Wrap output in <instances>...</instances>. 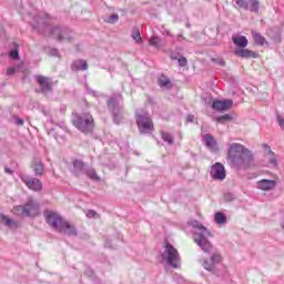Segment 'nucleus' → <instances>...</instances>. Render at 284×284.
I'll use <instances>...</instances> for the list:
<instances>
[{"instance_id": "nucleus-33", "label": "nucleus", "mask_w": 284, "mask_h": 284, "mask_svg": "<svg viewBox=\"0 0 284 284\" xmlns=\"http://www.w3.org/2000/svg\"><path fill=\"white\" fill-rule=\"evenodd\" d=\"M132 39H134L136 43L143 42V38H141V31H139V29L133 30Z\"/></svg>"}, {"instance_id": "nucleus-23", "label": "nucleus", "mask_w": 284, "mask_h": 284, "mask_svg": "<svg viewBox=\"0 0 284 284\" xmlns=\"http://www.w3.org/2000/svg\"><path fill=\"white\" fill-rule=\"evenodd\" d=\"M232 41L240 49L247 48V38L245 36L232 37Z\"/></svg>"}, {"instance_id": "nucleus-34", "label": "nucleus", "mask_w": 284, "mask_h": 284, "mask_svg": "<svg viewBox=\"0 0 284 284\" xmlns=\"http://www.w3.org/2000/svg\"><path fill=\"white\" fill-rule=\"evenodd\" d=\"M150 45H153V48H159V45L161 44V38L153 36L150 40H149Z\"/></svg>"}, {"instance_id": "nucleus-29", "label": "nucleus", "mask_w": 284, "mask_h": 284, "mask_svg": "<svg viewBox=\"0 0 284 284\" xmlns=\"http://www.w3.org/2000/svg\"><path fill=\"white\" fill-rule=\"evenodd\" d=\"M215 223H217V225H223L227 223V216H225V213H222V212L215 213Z\"/></svg>"}, {"instance_id": "nucleus-7", "label": "nucleus", "mask_w": 284, "mask_h": 284, "mask_svg": "<svg viewBox=\"0 0 284 284\" xmlns=\"http://www.w3.org/2000/svg\"><path fill=\"white\" fill-rule=\"evenodd\" d=\"M119 99L121 95H113L106 101V108L113 115V122L119 125L123 121V109L119 105Z\"/></svg>"}, {"instance_id": "nucleus-1", "label": "nucleus", "mask_w": 284, "mask_h": 284, "mask_svg": "<svg viewBox=\"0 0 284 284\" xmlns=\"http://www.w3.org/2000/svg\"><path fill=\"white\" fill-rule=\"evenodd\" d=\"M33 21H36L33 28L38 30L40 34H47L48 32L52 39H55L61 43L72 41V30L68 27L50 26V14L40 12L33 18Z\"/></svg>"}, {"instance_id": "nucleus-6", "label": "nucleus", "mask_w": 284, "mask_h": 284, "mask_svg": "<svg viewBox=\"0 0 284 284\" xmlns=\"http://www.w3.org/2000/svg\"><path fill=\"white\" fill-rule=\"evenodd\" d=\"M135 121L141 134H150L154 130V123L150 113L143 109L135 111Z\"/></svg>"}, {"instance_id": "nucleus-36", "label": "nucleus", "mask_w": 284, "mask_h": 284, "mask_svg": "<svg viewBox=\"0 0 284 284\" xmlns=\"http://www.w3.org/2000/svg\"><path fill=\"white\" fill-rule=\"evenodd\" d=\"M210 261H211V262L213 263V265L215 266L216 263H221V254H219V253H213V254L211 255Z\"/></svg>"}, {"instance_id": "nucleus-10", "label": "nucleus", "mask_w": 284, "mask_h": 284, "mask_svg": "<svg viewBox=\"0 0 284 284\" xmlns=\"http://www.w3.org/2000/svg\"><path fill=\"white\" fill-rule=\"evenodd\" d=\"M21 181L32 190L33 192H41L43 190V183L37 178H30L28 175H21Z\"/></svg>"}, {"instance_id": "nucleus-51", "label": "nucleus", "mask_w": 284, "mask_h": 284, "mask_svg": "<svg viewBox=\"0 0 284 284\" xmlns=\"http://www.w3.org/2000/svg\"><path fill=\"white\" fill-rule=\"evenodd\" d=\"M168 37H171L170 32H166Z\"/></svg>"}, {"instance_id": "nucleus-49", "label": "nucleus", "mask_w": 284, "mask_h": 284, "mask_svg": "<svg viewBox=\"0 0 284 284\" xmlns=\"http://www.w3.org/2000/svg\"><path fill=\"white\" fill-rule=\"evenodd\" d=\"M105 247L114 248L112 245H110V242H106V243H105Z\"/></svg>"}, {"instance_id": "nucleus-47", "label": "nucleus", "mask_w": 284, "mask_h": 284, "mask_svg": "<svg viewBox=\"0 0 284 284\" xmlns=\"http://www.w3.org/2000/svg\"><path fill=\"white\" fill-rule=\"evenodd\" d=\"M186 121L192 123V121H194V115H187Z\"/></svg>"}, {"instance_id": "nucleus-50", "label": "nucleus", "mask_w": 284, "mask_h": 284, "mask_svg": "<svg viewBox=\"0 0 284 284\" xmlns=\"http://www.w3.org/2000/svg\"><path fill=\"white\" fill-rule=\"evenodd\" d=\"M183 39V36L179 34L178 36V41H181Z\"/></svg>"}, {"instance_id": "nucleus-15", "label": "nucleus", "mask_w": 284, "mask_h": 284, "mask_svg": "<svg viewBox=\"0 0 284 284\" xmlns=\"http://www.w3.org/2000/svg\"><path fill=\"white\" fill-rule=\"evenodd\" d=\"M234 54L235 57H240L241 59H258V53L245 48L235 49Z\"/></svg>"}, {"instance_id": "nucleus-32", "label": "nucleus", "mask_w": 284, "mask_h": 284, "mask_svg": "<svg viewBox=\"0 0 284 284\" xmlns=\"http://www.w3.org/2000/svg\"><path fill=\"white\" fill-rule=\"evenodd\" d=\"M202 266L204 270H207V272H214V263L211 262V260H204L202 263Z\"/></svg>"}, {"instance_id": "nucleus-26", "label": "nucleus", "mask_w": 284, "mask_h": 284, "mask_svg": "<svg viewBox=\"0 0 284 284\" xmlns=\"http://www.w3.org/2000/svg\"><path fill=\"white\" fill-rule=\"evenodd\" d=\"M83 174L89 176V179H91V181H101V178L97 174V170H94L93 168L87 166L84 169Z\"/></svg>"}, {"instance_id": "nucleus-46", "label": "nucleus", "mask_w": 284, "mask_h": 284, "mask_svg": "<svg viewBox=\"0 0 284 284\" xmlns=\"http://www.w3.org/2000/svg\"><path fill=\"white\" fill-rule=\"evenodd\" d=\"M24 121L21 118L16 119V125H23Z\"/></svg>"}, {"instance_id": "nucleus-45", "label": "nucleus", "mask_w": 284, "mask_h": 284, "mask_svg": "<svg viewBox=\"0 0 284 284\" xmlns=\"http://www.w3.org/2000/svg\"><path fill=\"white\" fill-rule=\"evenodd\" d=\"M50 54H51L52 57H59V50H58V49H51V50H50Z\"/></svg>"}, {"instance_id": "nucleus-48", "label": "nucleus", "mask_w": 284, "mask_h": 284, "mask_svg": "<svg viewBox=\"0 0 284 284\" xmlns=\"http://www.w3.org/2000/svg\"><path fill=\"white\" fill-rule=\"evenodd\" d=\"M6 174H12V170H10L8 166L4 168Z\"/></svg>"}, {"instance_id": "nucleus-4", "label": "nucleus", "mask_w": 284, "mask_h": 284, "mask_svg": "<svg viewBox=\"0 0 284 284\" xmlns=\"http://www.w3.org/2000/svg\"><path fill=\"white\" fill-rule=\"evenodd\" d=\"M161 258L165 261L166 265L173 267V270L181 267V254H179V251L170 242L165 243Z\"/></svg>"}, {"instance_id": "nucleus-39", "label": "nucleus", "mask_w": 284, "mask_h": 284, "mask_svg": "<svg viewBox=\"0 0 284 284\" xmlns=\"http://www.w3.org/2000/svg\"><path fill=\"white\" fill-rule=\"evenodd\" d=\"M88 219H95L99 214L94 210L87 211Z\"/></svg>"}, {"instance_id": "nucleus-42", "label": "nucleus", "mask_w": 284, "mask_h": 284, "mask_svg": "<svg viewBox=\"0 0 284 284\" xmlns=\"http://www.w3.org/2000/svg\"><path fill=\"white\" fill-rule=\"evenodd\" d=\"M85 90L88 94H92V97H97V91L92 90L88 84L85 85Z\"/></svg>"}, {"instance_id": "nucleus-14", "label": "nucleus", "mask_w": 284, "mask_h": 284, "mask_svg": "<svg viewBox=\"0 0 284 284\" xmlns=\"http://www.w3.org/2000/svg\"><path fill=\"white\" fill-rule=\"evenodd\" d=\"M60 234H65L67 236H77L79 232L77 231V227L70 222L65 221L61 224L59 231Z\"/></svg>"}, {"instance_id": "nucleus-44", "label": "nucleus", "mask_w": 284, "mask_h": 284, "mask_svg": "<svg viewBox=\"0 0 284 284\" xmlns=\"http://www.w3.org/2000/svg\"><path fill=\"white\" fill-rule=\"evenodd\" d=\"M16 72H17V69H14V68H10L7 70L8 77H12V74H14Z\"/></svg>"}, {"instance_id": "nucleus-12", "label": "nucleus", "mask_w": 284, "mask_h": 284, "mask_svg": "<svg viewBox=\"0 0 284 284\" xmlns=\"http://www.w3.org/2000/svg\"><path fill=\"white\" fill-rule=\"evenodd\" d=\"M39 207H40L39 201L29 199L24 204L26 216L27 217L37 216V214H39Z\"/></svg>"}, {"instance_id": "nucleus-20", "label": "nucleus", "mask_w": 284, "mask_h": 284, "mask_svg": "<svg viewBox=\"0 0 284 284\" xmlns=\"http://www.w3.org/2000/svg\"><path fill=\"white\" fill-rule=\"evenodd\" d=\"M85 162L83 160H74L73 161V174L75 176H81L85 172Z\"/></svg>"}, {"instance_id": "nucleus-38", "label": "nucleus", "mask_w": 284, "mask_h": 284, "mask_svg": "<svg viewBox=\"0 0 284 284\" xmlns=\"http://www.w3.org/2000/svg\"><path fill=\"white\" fill-rule=\"evenodd\" d=\"M9 57L13 59L14 61L19 60V51L17 49H13L9 52Z\"/></svg>"}, {"instance_id": "nucleus-41", "label": "nucleus", "mask_w": 284, "mask_h": 284, "mask_svg": "<svg viewBox=\"0 0 284 284\" xmlns=\"http://www.w3.org/2000/svg\"><path fill=\"white\" fill-rule=\"evenodd\" d=\"M277 123L280 125V128H282V130H284V119L283 116L277 114Z\"/></svg>"}, {"instance_id": "nucleus-5", "label": "nucleus", "mask_w": 284, "mask_h": 284, "mask_svg": "<svg viewBox=\"0 0 284 284\" xmlns=\"http://www.w3.org/2000/svg\"><path fill=\"white\" fill-rule=\"evenodd\" d=\"M72 123L74 128L84 134H90V132L94 130V118H92V114L90 113L74 114Z\"/></svg>"}, {"instance_id": "nucleus-24", "label": "nucleus", "mask_w": 284, "mask_h": 284, "mask_svg": "<svg viewBox=\"0 0 284 284\" xmlns=\"http://www.w3.org/2000/svg\"><path fill=\"white\" fill-rule=\"evenodd\" d=\"M158 83L162 90H172V81L165 75H161Z\"/></svg>"}, {"instance_id": "nucleus-2", "label": "nucleus", "mask_w": 284, "mask_h": 284, "mask_svg": "<svg viewBox=\"0 0 284 284\" xmlns=\"http://www.w3.org/2000/svg\"><path fill=\"white\" fill-rule=\"evenodd\" d=\"M229 161L236 170H247L254 163V155L243 144L232 143L229 146Z\"/></svg>"}, {"instance_id": "nucleus-21", "label": "nucleus", "mask_w": 284, "mask_h": 284, "mask_svg": "<svg viewBox=\"0 0 284 284\" xmlns=\"http://www.w3.org/2000/svg\"><path fill=\"white\" fill-rule=\"evenodd\" d=\"M32 169H33L36 176L43 175V162H41V159H39V158L33 159Z\"/></svg>"}, {"instance_id": "nucleus-9", "label": "nucleus", "mask_w": 284, "mask_h": 284, "mask_svg": "<svg viewBox=\"0 0 284 284\" xmlns=\"http://www.w3.org/2000/svg\"><path fill=\"white\" fill-rule=\"evenodd\" d=\"M210 176L213 181H225V176H227L225 166L221 162H216L211 166Z\"/></svg>"}, {"instance_id": "nucleus-11", "label": "nucleus", "mask_w": 284, "mask_h": 284, "mask_svg": "<svg viewBox=\"0 0 284 284\" xmlns=\"http://www.w3.org/2000/svg\"><path fill=\"white\" fill-rule=\"evenodd\" d=\"M36 80L42 94H48L52 92V79L43 75H37Z\"/></svg>"}, {"instance_id": "nucleus-28", "label": "nucleus", "mask_w": 284, "mask_h": 284, "mask_svg": "<svg viewBox=\"0 0 284 284\" xmlns=\"http://www.w3.org/2000/svg\"><path fill=\"white\" fill-rule=\"evenodd\" d=\"M261 8V2L258 0H248V9L250 12H258Z\"/></svg>"}, {"instance_id": "nucleus-30", "label": "nucleus", "mask_w": 284, "mask_h": 284, "mask_svg": "<svg viewBox=\"0 0 284 284\" xmlns=\"http://www.w3.org/2000/svg\"><path fill=\"white\" fill-rule=\"evenodd\" d=\"M12 212H13V214H16V216H26V206H24V204L14 206Z\"/></svg>"}, {"instance_id": "nucleus-43", "label": "nucleus", "mask_w": 284, "mask_h": 284, "mask_svg": "<svg viewBox=\"0 0 284 284\" xmlns=\"http://www.w3.org/2000/svg\"><path fill=\"white\" fill-rule=\"evenodd\" d=\"M213 61L215 62V63H217V65H225V60H223V59H213Z\"/></svg>"}, {"instance_id": "nucleus-17", "label": "nucleus", "mask_w": 284, "mask_h": 284, "mask_svg": "<svg viewBox=\"0 0 284 284\" xmlns=\"http://www.w3.org/2000/svg\"><path fill=\"white\" fill-rule=\"evenodd\" d=\"M263 148L267 152L266 159L270 165H272V168H278V155H276L274 151H272V148H270V145L264 144Z\"/></svg>"}, {"instance_id": "nucleus-40", "label": "nucleus", "mask_w": 284, "mask_h": 284, "mask_svg": "<svg viewBox=\"0 0 284 284\" xmlns=\"http://www.w3.org/2000/svg\"><path fill=\"white\" fill-rule=\"evenodd\" d=\"M178 62H179V65H180L181 68H185V65H187V59H185V57H181V58L178 60Z\"/></svg>"}, {"instance_id": "nucleus-8", "label": "nucleus", "mask_w": 284, "mask_h": 284, "mask_svg": "<svg viewBox=\"0 0 284 284\" xmlns=\"http://www.w3.org/2000/svg\"><path fill=\"white\" fill-rule=\"evenodd\" d=\"M43 216L52 230H55V232H59L61 224L65 222L61 215L54 211H44Z\"/></svg>"}, {"instance_id": "nucleus-31", "label": "nucleus", "mask_w": 284, "mask_h": 284, "mask_svg": "<svg viewBox=\"0 0 284 284\" xmlns=\"http://www.w3.org/2000/svg\"><path fill=\"white\" fill-rule=\"evenodd\" d=\"M235 3L237 6V8H240L241 10H248L250 9L248 0H236Z\"/></svg>"}, {"instance_id": "nucleus-16", "label": "nucleus", "mask_w": 284, "mask_h": 284, "mask_svg": "<svg viewBox=\"0 0 284 284\" xmlns=\"http://www.w3.org/2000/svg\"><path fill=\"white\" fill-rule=\"evenodd\" d=\"M202 141L204 145H206V148L211 150V152H216L219 150V144L216 142V139H214L212 134L207 133L203 135Z\"/></svg>"}, {"instance_id": "nucleus-25", "label": "nucleus", "mask_w": 284, "mask_h": 284, "mask_svg": "<svg viewBox=\"0 0 284 284\" xmlns=\"http://www.w3.org/2000/svg\"><path fill=\"white\" fill-rule=\"evenodd\" d=\"M251 34H252L253 41L256 43V45H265V43H267V41L265 40V37H263L261 33L256 32L255 30H252Z\"/></svg>"}, {"instance_id": "nucleus-19", "label": "nucleus", "mask_w": 284, "mask_h": 284, "mask_svg": "<svg viewBox=\"0 0 284 284\" xmlns=\"http://www.w3.org/2000/svg\"><path fill=\"white\" fill-rule=\"evenodd\" d=\"M0 223L6 227H9V230H17L19 227V223L17 221L8 217V215L3 213H0Z\"/></svg>"}, {"instance_id": "nucleus-18", "label": "nucleus", "mask_w": 284, "mask_h": 284, "mask_svg": "<svg viewBox=\"0 0 284 284\" xmlns=\"http://www.w3.org/2000/svg\"><path fill=\"white\" fill-rule=\"evenodd\" d=\"M276 187V181L274 180H261L257 182V190H262L263 192H270V190H274Z\"/></svg>"}, {"instance_id": "nucleus-13", "label": "nucleus", "mask_w": 284, "mask_h": 284, "mask_svg": "<svg viewBox=\"0 0 284 284\" xmlns=\"http://www.w3.org/2000/svg\"><path fill=\"white\" fill-rule=\"evenodd\" d=\"M232 105H234V101L232 100H215L212 108L217 112H225L227 110H232Z\"/></svg>"}, {"instance_id": "nucleus-3", "label": "nucleus", "mask_w": 284, "mask_h": 284, "mask_svg": "<svg viewBox=\"0 0 284 284\" xmlns=\"http://www.w3.org/2000/svg\"><path fill=\"white\" fill-rule=\"evenodd\" d=\"M189 225L191 227H194V233H193V241L203 250V252H210L212 250V243H210V236H212V233L207 227L203 226V224L199 223V221H190Z\"/></svg>"}, {"instance_id": "nucleus-22", "label": "nucleus", "mask_w": 284, "mask_h": 284, "mask_svg": "<svg viewBox=\"0 0 284 284\" xmlns=\"http://www.w3.org/2000/svg\"><path fill=\"white\" fill-rule=\"evenodd\" d=\"M71 69L73 72L85 71V70H88V61L75 60V61H73Z\"/></svg>"}, {"instance_id": "nucleus-27", "label": "nucleus", "mask_w": 284, "mask_h": 284, "mask_svg": "<svg viewBox=\"0 0 284 284\" xmlns=\"http://www.w3.org/2000/svg\"><path fill=\"white\" fill-rule=\"evenodd\" d=\"M161 136L164 143H168V145H174V136L171 133L162 131Z\"/></svg>"}, {"instance_id": "nucleus-37", "label": "nucleus", "mask_w": 284, "mask_h": 284, "mask_svg": "<svg viewBox=\"0 0 284 284\" xmlns=\"http://www.w3.org/2000/svg\"><path fill=\"white\" fill-rule=\"evenodd\" d=\"M119 21V14L113 13L105 19L106 23H116Z\"/></svg>"}, {"instance_id": "nucleus-35", "label": "nucleus", "mask_w": 284, "mask_h": 284, "mask_svg": "<svg viewBox=\"0 0 284 284\" xmlns=\"http://www.w3.org/2000/svg\"><path fill=\"white\" fill-rule=\"evenodd\" d=\"M217 123H226V121H232V115L231 114H224V115H220L216 119Z\"/></svg>"}]
</instances>
